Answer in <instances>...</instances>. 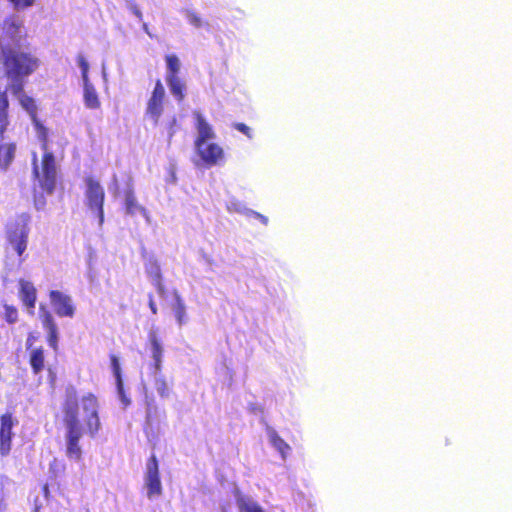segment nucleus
Returning a JSON list of instances; mask_svg holds the SVG:
<instances>
[{
	"mask_svg": "<svg viewBox=\"0 0 512 512\" xmlns=\"http://www.w3.org/2000/svg\"><path fill=\"white\" fill-rule=\"evenodd\" d=\"M63 424L65 427L66 456L75 461L82 460L80 439L87 433L94 438L100 428L99 402L93 393H87L80 399L75 387L66 388L62 403Z\"/></svg>",
	"mask_w": 512,
	"mask_h": 512,
	"instance_id": "obj_1",
	"label": "nucleus"
},
{
	"mask_svg": "<svg viewBox=\"0 0 512 512\" xmlns=\"http://www.w3.org/2000/svg\"><path fill=\"white\" fill-rule=\"evenodd\" d=\"M40 59L30 51L22 50L18 45H2V67L4 76L9 80L6 89L0 87V141L10 126L9 91L13 96L23 93L26 79L40 67Z\"/></svg>",
	"mask_w": 512,
	"mask_h": 512,
	"instance_id": "obj_2",
	"label": "nucleus"
},
{
	"mask_svg": "<svg viewBox=\"0 0 512 512\" xmlns=\"http://www.w3.org/2000/svg\"><path fill=\"white\" fill-rule=\"evenodd\" d=\"M30 216L26 213L18 215L14 221L8 223L6 227V239L8 244L14 249L20 263L24 261L22 258L28 246V238L30 233Z\"/></svg>",
	"mask_w": 512,
	"mask_h": 512,
	"instance_id": "obj_3",
	"label": "nucleus"
},
{
	"mask_svg": "<svg viewBox=\"0 0 512 512\" xmlns=\"http://www.w3.org/2000/svg\"><path fill=\"white\" fill-rule=\"evenodd\" d=\"M85 184V205L101 226L104 222L105 190L99 180L92 176L85 178Z\"/></svg>",
	"mask_w": 512,
	"mask_h": 512,
	"instance_id": "obj_4",
	"label": "nucleus"
},
{
	"mask_svg": "<svg viewBox=\"0 0 512 512\" xmlns=\"http://www.w3.org/2000/svg\"><path fill=\"white\" fill-rule=\"evenodd\" d=\"M41 170L42 176L39 179L41 188L48 194L53 193L56 186L57 168L55 157L50 150L43 151Z\"/></svg>",
	"mask_w": 512,
	"mask_h": 512,
	"instance_id": "obj_5",
	"label": "nucleus"
},
{
	"mask_svg": "<svg viewBox=\"0 0 512 512\" xmlns=\"http://www.w3.org/2000/svg\"><path fill=\"white\" fill-rule=\"evenodd\" d=\"M36 340L37 336L29 333L25 342L28 363L34 375L40 374L45 369V349L43 346L34 347L33 344Z\"/></svg>",
	"mask_w": 512,
	"mask_h": 512,
	"instance_id": "obj_6",
	"label": "nucleus"
},
{
	"mask_svg": "<svg viewBox=\"0 0 512 512\" xmlns=\"http://www.w3.org/2000/svg\"><path fill=\"white\" fill-rule=\"evenodd\" d=\"M16 423L17 420L13 417L12 412H6L0 416V454L3 457L8 456L11 452L12 429Z\"/></svg>",
	"mask_w": 512,
	"mask_h": 512,
	"instance_id": "obj_7",
	"label": "nucleus"
},
{
	"mask_svg": "<svg viewBox=\"0 0 512 512\" xmlns=\"http://www.w3.org/2000/svg\"><path fill=\"white\" fill-rule=\"evenodd\" d=\"M145 484L147 487L148 498L160 496L162 494V485L160 480L159 466L157 457L152 454L147 460V471L145 475Z\"/></svg>",
	"mask_w": 512,
	"mask_h": 512,
	"instance_id": "obj_8",
	"label": "nucleus"
},
{
	"mask_svg": "<svg viewBox=\"0 0 512 512\" xmlns=\"http://www.w3.org/2000/svg\"><path fill=\"white\" fill-rule=\"evenodd\" d=\"M164 100L165 89L161 80L157 79L146 107V114L153 119L154 123H158L163 113Z\"/></svg>",
	"mask_w": 512,
	"mask_h": 512,
	"instance_id": "obj_9",
	"label": "nucleus"
},
{
	"mask_svg": "<svg viewBox=\"0 0 512 512\" xmlns=\"http://www.w3.org/2000/svg\"><path fill=\"white\" fill-rule=\"evenodd\" d=\"M51 304L59 317L72 318L75 315V307L70 296L58 290H51L49 293Z\"/></svg>",
	"mask_w": 512,
	"mask_h": 512,
	"instance_id": "obj_10",
	"label": "nucleus"
},
{
	"mask_svg": "<svg viewBox=\"0 0 512 512\" xmlns=\"http://www.w3.org/2000/svg\"><path fill=\"white\" fill-rule=\"evenodd\" d=\"M39 318L45 330H47V343L55 351L58 350V328L52 313L44 305L39 307Z\"/></svg>",
	"mask_w": 512,
	"mask_h": 512,
	"instance_id": "obj_11",
	"label": "nucleus"
},
{
	"mask_svg": "<svg viewBox=\"0 0 512 512\" xmlns=\"http://www.w3.org/2000/svg\"><path fill=\"white\" fill-rule=\"evenodd\" d=\"M195 148L202 162L208 167L217 165L224 159L223 148L216 143L206 142Z\"/></svg>",
	"mask_w": 512,
	"mask_h": 512,
	"instance_id": "obj_12",
	"label": "nucleus"
},
{
	"mask_svg": "<svg viewBox=\"0 0 512 512\" xmlns=\"http://www.w3.org/2000/svg\"><path fill=\"white\" fill-rule=\"evenodd\" d=\"M23 21L16 16H9L3 20L2 31L4 36L16 42L20 43L22 40H26V33H22Z\"/></svg>",
	"mask_w": 512,
	"mask_h": 512,
	"instance_id": "obj_13",
	"label": "nucleus"
},
{
	"mask_svg": "<svg viewBox=\"0 0 512 512\" xmlns=\"http://www.w3.org/2000/svg\"><path fill=\"white\" fill-rule=\"evenodd\" d=\"M18 284V296L23 306L26 307L31 314H33L37 302V289L32 282L25 279H20Z\"/></svg>",
	"mask_w": 512,
	"mask_h": 512,
	"instance_id": "obj_14",
	"label": "nucleus"
},
{
	"mask_svg": "<svg viewBox=\"0 0 512 512\" xmlns=\"http://www.w3.org/2000/svg\"><path fill=\"white\" fill-rule=\"evenodd\" d=\"M145 271L148 277L151 279L152 284L156 288L159 294L165 293V286L163 283L162 272L159 263L156 260L150 259L145 264Z\"/></svg>",
	"mask_w": 512,
	"mask_h": 512,
	"instance_id": "obj_15",
	"label": "nucleus"
},
{
	"mask_svg": "<svg viewBox=\"0 0 512 512\" xmlns=\"http://www.w3.org/2000/svg\"><path fill=\"white\" fill-rule=\"evenodd\" d=\"M196 129L198 136L195 139V146H200L215 137V133L211 125L205 120L201 114H196Z\"/></svg>",
	"mask_w": 512,
	"mask_h": 512,
	"instance_id": "obj_16",
	"label": "nucleus"
},
{
	"mask_svg": "<svg viewBox=\"0 0 512 512\" xmlns=\"http://www.w3.org/2000/svg\"><path fill=\"white\" fill-rule=\"evenodd\" d=\"M148 340L151 346L152 358L154 360V369L156 371L161 370V362L163 355V348L160 343V340L157 337L156 332L151 331L148 335Z\"/></svg>",
	"mask_w": 512,
	"mask_h": 512,
	"instance_id": "obj_17",
	"label": "nucleus"
},
{
	"mask_svg": "<svg viewBox=\"0 0 512 512\" xmlns=\"http://www.w3.org/2000/svg\"><path fill=\"white\" fill-rule=\"evenodd\" d=\"M16 144L14 142L0 143V168L7 169L15 157Z\"/></svg>",
	"mask_w": 512,
	"mask_h": 512,
	"instance_id": "obj_18",
	"label": "nucleus"
},
{
	"mask_svg": "<svg viewBox=\"0 0 512 512\" xmlns=\"http://www.w3.org/2000/svg\"><path fill=\"white\" fill-rule=\"evenodd\" d=\"M83 99L84 104L89 109L100 108V100L94 86L89 82H83Z\"/></svg>",
	"mask_w": 512,
	"mask_h": 512,
	"instance_id": "obj_19",
	"label": "nucleus"
},
{
	"mask_svg": "<svg viewBox=\"0 0 512 512\" xmlns=\"http://www.w3.org/2000/svg\"><path fill=\"white\" fill-rule=\"evenodd\" d=\"M166 82L171 94L176 98L178 102H182L185 99V82L180 77L167 79Z\"/></svg>",
	"mask_w": 512,
	"mask_h": 512,
	"instance_id": "obj_20",
	"label": "nucleus"
},
{
	"mask_svg": "<svg viewBox=\"0 0 512 512\" xmlns=\"http://www.w3.org/2000/svg\"><path fill=\"white\" fill-rule=\"evenodd\" d=\"M268 435L271 444L280 452L282 457L285 458L291 450L289 444L280 437L274 429H269Z\"/></svg>",
	"mask_w": 512,
	"mask_h": 512,
	"instance_id": "obj_21",
	"label": "nucleus"
},
{
	"mask_svg": "<svg viewBox=\"0 0 512 512\" xmlns=\"http://www.w3.org/2000/svg\"><path fill=\"white\" fill-rule=\"evenodd\" d=\"M165 62L167 66L166 80L180 77L181 63L179 58L175 54H168L165 56Z\"/></svg>",
	"mask_w": 512,
	"mask_h": 512,
	"instance_id": "obj_22",
	"label": "nucleus"
},
{
	"mask_svg": "<svg viewBox=\"0 0 512 512\" xmlns=\"http://www.w3.org/2000/svg\"><path fill=\"white\" fill-rule=\"evenodd\" d=\"M124 196H125L124 206H125V211L127 214L134 215L137 211H140L143 213L146 212L145 208L140 206L137 203L133 189L126 190Z\"/></svg>",
	"mask_w": 512,
	"mask_h": 512,
	"instance_id": "obj_23",
	"label": "nucleus"
},
{
	"mask_svg": "<svg viewBox=\"0 0 512 512\" xmlns=\"http://www.w3.org/2000/svg\"><path fill=\"white\" fill-rule=\"evenodd\" d=\"M43 151L49 150V131L37 118L32 120Z\"/></svg>",
	"mask_w": 512,
	"mask_h": 512,
	"instance_id": "obj_24",
	"label": "nucleus"
},
{
	"mask_svg": "<svg viewBox=\"0 0 512 512\" xmlns=\"http://www.w3.org/2000/svg\"><path fill=\"white\" fill-rule=\"evenodd\" d=\"M173 311L176 318L177 323L182 326L187 322V314H186V306L182 298L178 295L175 297V302L173 304Z\"/></svg>",
	"mask_w": 512,
	"mask_h": 512,
	"instance_id": "obj_25",
	"label": "nucleus"
},
{
	"mask_svg": "<svg viewBox=\"0 0 512 512\" xmlns=\"http://www.w3.org/2000/svg\"><path fill=\"white\" fill-rule=\"evenodd\" d=\"M17 97L19 98L21 106L29 113L31 119L37 118V106L34 99L24 92Z\"/></svg>",
	"mask_w": 512,
	"mask_h": 512,
	"instance_id": "obj_26",
	"label": "nucleus"
},
{
	"mask_svg": "<svg viewBox=\"0 0 512 512\" xmlns=\"http://www.w3.org/2000/svg\"><path fill=\"white\" fill-rule=\"evenodd\" d=\"M240 512H264L263 509L256 503L245 498L237 500Z\"/></svg>",
	"mask_w": 512,
	"mask_h": 512,
	"instance_id": "obj_27",
	"label": "nucleus"
},
{
	"mask_svg": "<svg viewBox=\"0 0 512 512\" xmlns=\"http://www.w3.org/2000/svg\"><path fill=\"white\" fill-rule=\"evenodd\" d=\"M4 319L8 324H14L18 321V309L9 304H4Z\"/></svg>",
	"mask_w": 512,
	"mask_h": 512,
	"instance_id": "obj_28",
	"label": "nucleus"
},
{
	"mask_svg": "<svg viewBox=\"0 0 512 512\" xmlns=\"http://www.w3.org/2000/svg\"><path fill=\"white\" fill-rule=\"evenodd\" d=\"M109 358H110L111 369H112L113 375L115 377V382L120 383V381H123V379H122V372H121L119 359L115 354H110Z\"/></svg>",
	"mask_w": 512,
	"mask_h": 512,
	"instance_id": "obj_29",
	"label": "nucleus"
},
{
	"mask_svg": "<svg viewBox=\"0 0 512 512\" xmlns=\"http://www.w3.org/2000/svg\"><path fill=\"white\" fill-rule=\"evenodd\" d=\"M77 63L81 69V75H82L83 82L89 81V78H88L89 64H88L86 58L82 54H79L77 56Z\"/></svg>",
	"mask_w": 512,
	"mask_h": 512,
	"instance_id": "obj_30",
	"label": "nucleus"
},
{
	"mask_svg": "<svg viewBox=\"0 0 512 512\" xmlns=\"http://www.w3.org/2000/svg\"><path fill=\"white\" fill-rule=\"evenodd\" d=\"M116 388H117L118 396H119L123 406L125 408L128 407L131 404V400L125 392L123 381H120V384H119V382H116Z\"/></svg>",
	"mask_w": 512,
	"mask_h": 512,
	"instance_id": "obj_31",
	"label": "nucleus"
},
{
	"mask_svg": "<svg viewBox=\"0 0 512 512\" xmlns=\"http://www.w3.org/2000/svg\"><path fill=\"white\" fill-rule=\"evenodd\" d=\"M8 1L14 6L15 9L20 10V9H26V8L33 6L37 0H8Z\"/></svg>",
	"mask_w": 512,
	"mask_h": 512,
	"instance_id": "obj_32",
	"label": "nucleus"
},
{
	"mask_svg": "<svg viewBox=\"0 0 512 512\" xmlns=\"http://www.w3.org/2000/svg\"><path fill=\"white\" fill-rule=\"evenodd\" d=\"M156 389L161 397L169 396V389H168V385H167V382L165 381V379L160 378L156 381Z\"/></svg>",
	"mask_w": 512,
	"mask_h": 512,
	"instance_id": "obj_33",
	"label": "nucleus"
},
{
	"mask_svg": "<svg viewBox=\"0 0 512 512\" xmlns=\"http://www.w3.org/2000/svg\"><path fill=\"white\" fill-rule=\"evenodd\" d=\"M187 19H188L189 23L191 25H193L194 27L199 28L203 25V21H202L201 17L195 12H192V11L188 12Z\"/></svg>",
	"mask_w": 512,
	"mask_h": 512,
	"instance_id": "obj_34",
	"label": "nucleus"
},
{
	"mask_svg": "<svg viewBox=\"0 0 512 512\" xmlns=\"http://www.w3.org/2000/svg\"><path fill=\"white\" fill-rule=\"evenodd\" d=\"M233 128H235L237 131L241 132L242 134H244L248 138H252L251 129L246 124L237 122V123L233 124Z\"/></svg>",
	"mask_w": 512,
	"mask_h": 512,
	"instance_id": "obj_35",
	"label": "nucleus"
},
{
	"mask_svg": "<svg viewBox=\"0 0 512 512\" xmlns=\"http://www.w3.org/2000/svg\"><path fill=\"white\" fill-rule=\"evenodd\" d=\"M148 305H149V308H150L151 312L153 314H157L158 309H157L156 303L154 301V298H153V296L151 294L149 295Z\"/></svg>",
	"mask_w": 512,
	"mask_h": 512,
	"instance_id": "obj_36",
	"label": "nucleus"
},
{
	"mask_svg": "<svg viewBox=\"0 0 512 512\" xmlns=\"http://www.w3.org/2000/svg\"><path fill=\"white\" fill-rule=\"evenodd\" d=\"M33 164H34V173L37 177H39V171H38V165H37V157L36 155H34V159H33Z\"/></svg>",
	"mask_w": 512,
	"mask_h": 512,
	"instance_id": "obj_37",
	"label": "nucleus"
},
{
	"mask_svg": "<svg viewBox=\"0 0 512 512\" xmlns=\"http://www.w3.org/2000/svg\"><path fill=\"white\" fill-rule=\"evenodd\" d=\"M133 12H134V14H135L139 19H142V13H141V11L137 8V6H134V7H133Z\"/></svg>",
	"mask_w": 512,
	"mask_h": 512,
	"instance_id": "obj_38",
	"label": "nucleus"
},
{
	"mask_svg": "<svg viewBox=\"0 0 512 512\" xmlns=\"http://www.w3.org/2000/svg\"><path fill=\"white\" fill-rule=\"evenodd\" d=\"M49 372H50V382L52 385H54L56 376L50 369H49Z\"/></svg>",
	"mask_w": 512,
	"mask_h": 512,
	"instance_id": "obj_39",
	"label": "nucleus"
},
{
	"mask_svg": "<svg viewBox=\"0 0 512 512\" xmlns=\"http://www.w3.org/2000/svg\"><path fill=\"white\" fill-rule=\"evenodd\" d=\"M0 63L2 64V45L0 46Z\"/></svg>",
	"mask_w": 512,
	"mask_h": 512,
	"instance_id": "obj_40",
	"label": "nucleus"
}]
</instances>
